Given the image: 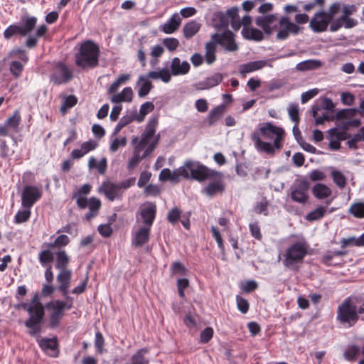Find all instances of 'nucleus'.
Listing matches in <instances>:
<instances>
[{
  "label": "nucleus",
  "instance_id": "nucleus-1",
  "mask_svg": "<svg viewBox=\"0 0 364 364\" xmlns=\"http://www.w3.org/2000/svg\"><path fill=\"white\" fill-rule=\"evenodd\" d=\"M159 124V117H151L147 122L144 131L142 132L140 139L134 137L132 144L134 145V153L136 155H142L145 150L156 140L157 144L160 139V134L155 135Z\"/></svg>",
  "mask_w": 364,
  "mask_h": 364
},
{
  "label": "nucleus",
  "instance_id": "nucleus-2",
  "mask_svg": "<svg viewBox=\"0 0 364 364\" xmlns=\"http://www.w3.org/2000/svg\"><path fill=\"white\" fill-rule=\"evenodd\" d=\"M100 48L93 41L87 40L80 46L75 54V64L82 68H94L98 65Z\"/></svg>",
  "mask_w": 364,
  "mask_h": 364
},
{
  "label": "nucleus",
  "instance_id": "nucleus-3",
  "mask_svg": "<svg viewBox=\"0 0 364 364\" xmlns=\"http://www.w3.org/2000/svg\"><path fill=\"white\" fill-rule=\"evenodd\" d=\"M308 247L309 245L305 241H298L291 244L284 254V266L289 269H297L307 255Z\"/></svg>",
  "mask_w": 364,
  "mask_h": 364
},
{
  "label": "nucleus",
  "instance_id": "nucleus-4",
  "mask_svg": "<svg viewBox=\"0 0 364 364\" xmlns=\"http://www.w3.org/2000/svg\"><path fill=\"white\" fill-rule=\"evenodd\" d=\"M187 176H183L186 179H193L198 181H203L212 178L215 175H220V172L209 169L205 166L196 161H186L182 166Z\"/></svg>",
  "mask_w": 364,
  "mask_h": 364
},
{
  "label": "nucleus",
  "instance_id": "nucleus-5",
  "mask_svg": "<svg viewBox=\"0 0 364 364\" xmlns=\"http://www.w3.org/2000/svg\"><path fill=\"white\" fill-rule=\"evenodd\" d=\"M336 318L341 323H348L349 326H353L357 322L359 318L357 306L350 297L346 298L338 306Z\"/></svg>",
  "mask_w": 364,
  "mask_h": 364
},
{
  "label": "nucleus",
  "instance_id": "nucleus-6",
  "mask_svg": "<svg viewBox=\"0 0 364 364\" xmlns=\"http://www.w3.org/2000/svg\"><path fill=\"white\" fill-rule=\"evenodd\" d=\"M23 24H11L4 31V37L9 40L15 35L28 36L36 27L37 18L34 16H26L22 18Z\"/></svg>",
  "mask_w": 364,
  "mask_h": 364
},
{
  "label": "nucleus",
  "instance_id": "nucleus-7",
  "mask_svg": "<svg viewBox=\"0 0 364 364\" xmlns=\"http://www.w3.org/2000/svg\"><path fill=\"white\" fill-rule=\"evenodd\" d=\"M73 70L65 64L58 62L53 68L50 75V81L55 85L65 84L73 78Z\"/></svg>",
  "mask_w": 364,
  "mask_h": 364
},
{
  "label": "nucleus",
  "instance_id": "nucleus-8",
  "mask_svg": "<svg viewBox=\"0 0 364 364\" xmlns=\"http://www.w3.org/2000/svg\"><path fill=\"white\" fill-rule=\"evenodd\" d=\"M64 306V301L58 299L46 304V308L50 311L49 314L50 328H55L58 327L65 315Z\"/></svg>",
  "mask_w": 364,
  "mask_h": 364
},
{
  "label": "nucleus",
  "instance_id": "nucleus-9",
  "mask_svg": "<svg viewBox=\"0 0 364 364\" xmlns=\"http://www.w3.org/2000/svg\"><path fill=\"white\" fill-rule=\"evenodd\" d=\"M309 183L306 180H296L291 186L289 195L294 202L304 204L309 199Z\"/></svg>",
  "mask_w": 364,
  "mask_h": 364
},
{
  "label": "nucleus",
  "instance_id": "nucleus-10",
  "mask_svg": "<svg viewBox=\"0 0 364 364\" xmlns=\"http://www.w3.org/2000/svg\"><path fill=\"white\" fill-rule=\"evenodd\" d=\"M261 135L268 139H272L274 136V144L277 149L281 148V141L282 140L284 134V131L282 128L276 127L270 122L264 124L262 127L259 128Z\"/></svg>",
  "mask_w": 364,
  "mask_h": 364
},
{
  "label": "nucleus",
  "instance_id": "nucleus-11",
  "mask_svg": "<svg viewBox=\"0 0 364 364\" xmlns=\"http://www.w3.org/2000/svg\"><path fill=\"white\" fill-rule=\"evenodd\" d=\"M42 191L34 186H26L21 193V205L24 208L31 207L41 198Z\"/></svg>",
  "mask_w": 364,
  "mask_h": 364
},
{
  "label": "nucleus",
  "instance_id": "nucleus-12",
  "mask_svg": "<svg viewBox=\"0 0 364 364\" xmlns=\"http://www.w3.org/2000/svg\"><path fill=\"white\" fill-rule=\"evenodd\" d=\"M279 23L280 28L277 33V38L280 41L286 40L290 34H298L301 29L297 24L291 22L287 16H282Z\"/></svg>",
  "mask_w": 364,
  "mask_h": 364
},
{
  "label": "nucleus",
  "instance_id": "nucleus-13",
  "mask_svg": "<svg viewBox=\"0 0 364 364\" xmlns=\"http://www.w3.org/2000/svg\"><path fill=\"white\" fill-rule=\"evenodd\" d=\"M333 21L326 14V11H320L316 13L312 17L309 26L314 32L320 33L326 31L328 24H331Z\"/></svg>",
  "mask_w": 364,
  "mask_h": 364
},
{
  "label": "nucleus",
  "instance_id": "nucleus-14",
  "mask_svg": "<svg viewBox=\"0 0 364 364\" xmlns=\"http://www.w3.org/2000/svg\"><path fill=\"white\" fill-rule=\"evenodd\" d=\"M213 181L210 182L202 191V192L209 197H213L218 193H222L225 191V186L223 182V174L220 172V175L213 176Z\"/></svg>",
  "mask_w": 364,
  "mask_h": 364
},
{
  "label": "nucleus",
  "instance_id": "nucleus-15",
  "mask_svg": "<svg viewBox=\"0 0 364 364\" xmlns=\"http://www.w3.org/2000/svg\"><path fill=\"white\" fill-rule=\"evenodd\" d=\"M277 14H267L257 16L255 18V23L262 28L264 33L270 35L277 28Z\"/></svg>",
  "mask_w": 364,
  "mask_h": 364
},
{
  "label": "nucleus",
  "instance_id": "nucleus-16",
  "mask_svg": "<svg viewBox=\"0 0 364 364\" xmlns=\"http://www.w3.org/2000/svg\"><path fill=\"white\" fill-rule=\"evenodd\" d=\"M99 193H104L107 198L113 201L122 197V192L118 183L107 181L102 183L98 190Z\"/></svg>",
  "mask_w": 364,
  "mask_h": 364
},
{
  "label": "nucleus",
  "instance_id": "nucleus-17",
  "mask_svg": "<svg viewBox=\"0 0 364 364\" xmlns=\"http://www.w3.org/2000/svg\"><path fill=\"white\" fill-rule=\"evenodd\" d=\"M72 271H60L57 275V281L59 283L58 290L66 298L69 299L68 289L71 283Z\"/></svg>",
  "mask_w": 364,
  "mask_h": 364
},
{
  "label": "nucleus",
  "instance_id": "nucleus-18",
  "mask_svg": "<svg viewBox=\"0 0 364 364\" xmlns=\"http://www.w3.org/2000/svg\"><path fill=\"white\" fill-rule=\"evenodd\" d=\"M44 316L29 314V318L25 321V326L29 328V334L33 336H38L41 331V324Z\"/></svg>",
  "mask_w": 364,
  "mask_h": 364
},
{
  "label": "nucleus",
  "instance_id": "nucleus-19",
  "mask_svg": "<svg viewBox=\"0 0 364 364\" xmlns=\"http://www.w3.org/2000/svg\"><path fill=\"white\" fill-rule=\"evenodd\" d=\"M156 206L154 203H148L141 208L140 214L144 226L151 227L156 217Z\"/></svg>",
  "mask_w": 364,
  "mask_h": 364
},
{
  "label": "nucleus",
  "instance_id": "nucleus-20",
  "mask_svg": "<svg viewBox=\"0 0 364 364\" xmlns=\"http://www.w3.org/2000/svg\"><path fill=\"white\" fill-rule=\"evenodd\" d=\"M190 64L187 61H181L178 57L173 58L170 65L171 74L174 76L183 75L190 70Z\"/></svg>",
  "mask_w": 364,
  "mask_h": 364
},
{
  "label": "nucleus",
  "instance_id": "nucleus-21",
  "mask_svg": "<svg viewBox=\"0 0 364 364\" xmlns=\"http://www.w3.org/2000/svg\"><path fill=\"white\" fill-rule=\"evenodd\" d=\"M187 176L182 166L175 169L173 172L169 168H164L159 174L161 181H170L171 182H178L181 177Z\"/></svg>",
  "mask_w": 364,
  "mask_h": 364
},
{
  "label": "nucleus",
  "instance_id": "nucleus-22",
  "mask_svg": "<svg viewBox=\"0 0 364 364\" xmlns=\"http://www.w3.org/2000/svg\"><path fill=\"white\" fill-rule=\"evenodd\" d=\"M151 228L149 226L139 227L134 234L132 240V245L135 247H141L146 244L149 239Z\"/></svg>",
  "mask_w": 364,
  "mask_h": 364
},
{
  "label": "nucleus",
  "instance_id": "nucleus-23",
  "mask_svg": "<svg viewBox=\"0 0 364 364\" xmlns=\"http://www.w3.org/2000/svg\"><path fill=\"white\" fill-rule=\"evenodd\" d=\"M251 139L254 142L255 148L259 151H263L269 154H274L275 149L274 144H272L269 142L262 141L257 132H253L251 134Z\"/></svg>",
  "mask_w": 364,
  "mask_h": 364
},
{
  "label": "nucleus",
  "instance_id": "nucleus-24",
  "mask_svg": "<svg viewBox=\"0 0 364 364\" xmlns=\"http://www.w3.org/2000/svg\"><path fill=\"white\" fill-rule=\"evenodd\" d=\"M358 21L350 17H339L334 20L330 26V31L335 32L344 26L346 28H352L356 26Z\"/></svg>",
  "mask_w": 364,
  "mask_h": 364
},
{
  "label": "nucleus",
  "instance_id": "nucleus-25",
  "mask_svg": "<svg viewBox=\"0 0 364 364\" xmlns=\"http://www.w3.org/2000/svg\"><path fill=\"white\" fill-rule=\"evenodd\" d=\"M181 23V18L178 14L176 13L160 26V30L166 34L173 33L179 28Z\"/></svg>",
  "mask_w": 364,
  "mask_h": 364
},
{
  "label": "nucleus",
  "instance_id": "nucleus-26",
  "mask_svg": "<svg viewBox=\"0 0 364 364\" xmlns=\"http://www.w3.org/2000/svg\"><path fill=\"white\" fill-rule=\"evenodd\" d=\"M267 65V62L264 60L249 62L240 65L239 73L242 75L260 70Z\"/></svg>",
  "mask_w": 364,
  "mask_h": 364
},
{
  "label": "nucleus",
  "instance_id": "nucleus-27",
  "mask_svg": "<svg viewBox=\"0 0 364 364\" xmlns=\"http://www.w3.org/2000/svg\"><path fill=\"white\" fill-rule=\"evenodd\" d=\"M220 43L225 47L227 51L234 52L238 49V46L235 41L234 34L230 31H225L223 33Z\"/></svg>",
  "mask_w": 364,
  "mask_h": 364
},
{
  "label": "nucleus",
  "instance_id": "nucleus-28",
  "mask_svg": "<svg viewBox=\"0 0 364 364\" xmlns=\"http://www.w3.org/2000/svg\"><path fill=\"white\" fill-rule=\"evenodd\" d=\"M136 87H139L138 96L139 97H144L150 92L153 88V85L145 75H140L136 82Z\"/></svg>",
  "mask_w": 364,
  "mask_h": 364
},
{
  "label": "nucleus",
  "instance_id": "nucleus-29",
  "mask_svg": "<svg viewBox=\"0 0 364 364\" xmlns=\"http://www.w3.org/2000/svg\"><path fill=\"white\" fill-rule=\"evenodd\" d=\"M41 348L51 356H57L58 342L55 338H43L39 341Z\"/></svg>",
  "mask_w": 364,
  "mask_h": 364
},
{
  "label": "nucleus",
  "instance_id": "nucleus-30",
  "mask_svg": "<svg viewBox=\"0 0 364 364\" xmlns=\"http://www.w3.org/2000/svg\"><path fill=\"white\" fill-rule=\"evenodd\" d=\"M48 32V27L46 25L40 26L33 36H29L25 42V46L28 48H33L37 46L38 38L43 37Z\"/></svg>",
  "mask_w": 364,
  "mask_h": 364
},
{
  "label": "nucleus",
  "instance_id": "nucleus-31",
  "mask_svg": "<svg viewBox=\"0 0 364 364\" xmlns=\"http://www.w3.org/2000/svg\"><path fill=\"white\" fill-rule=\"evenodd\" d=\"M133 98L132 87H124L121 92L114 95L111 98L113 103L131 102Z\"/></svg>",
  "mask_w": 364,
  "mask_h": 364
},
{
  "label": "nucleus",
  "instance_id": "nucleus-32",
  "mask_svg": "<svg viewBox=\"0 0 364 364\" xmlns=\"http://www.w3.org/2000/svg\"><path fill=\"white\" fill-rule=\"evenodd\" d=\"M28 314L41 315L44 316L45 311L43 304L40 301V298L38 294H35L29 304L28 309Z\"/></svg>",
  "mask_w": 364,
  "mask_h": 364
},
{
  "label": "nucleus",
  "instance_id": "nucleus-33",
  "mask_svg": "<svg viewBox=\"0 0 364 364\" xmlns=\"http://www.w3.org/2000/svg\"><path fill=\"white\" fill-rule=\"evenodd\" d=\"M157 146L156 140L148 148V149L145 150L142 155H136L133 154L132 157L129 161L127 168L129 170H132L144 158L149 156L151 154L155 148Z\"/></svg>",
  "mask_w": 364,
  "mask_h": 364
},
{
  "label": "nucleus",
  "instance_id": "nucleus-34",
  "mask_svg": "<svg viewBox=\"0 0 364 364\" xmlns=\"http://www.w3.org/2000/svg\"><path fill=\"white\" fill-rule=\"evenodd\" d=\"M312 193L317 199L322 200L329 197L332 194V191L325 184L316 183L312 188Z\"/></svg>",
  "mask_w": 364,
  "mask_h": 364
},
{
  "label": "nucleus",
  "instance_id": "nucleus-35",
  "mask_svg": "<svg viewBox=\"0 0 364 364\" xmlns=\"http://www.w3.org/2000/svg\"><path fill=\"white\" fill-rule=\"evenodd\" d=\"M241 33L242 36L247 40L261 41L264 38L263 33L257 28L243 27Z\"/></svg>",
  "mask_w": 364,
  "mask_h": 364
},
{
  "label": "nucleus",
  "instance_id": "nucleus-36",
  "mask_svg": "<svg viewBox=\"0 0 364 364\" xmlns=\"http://www.w3.org/2000/svg\"><path fill=\"white\" fill-rule=\"evenodd\" d=\"M55 268L60 271L70 270L68 266L70 262V257L65 250H60L56 252Z\"/></svg>",
  "mask_w": 364,
  "mask_h": 364
},
{
  "label": "nucleus",
  "instance_id": "nucleus-37",
  "mask_svg": "<svg viewBox=\"0 0 364 364\" xmlns=\"http://www.w3.org/2000/svg\"><path fill=\"white\" fill-rule=\"evenodd\" d=\"M154 107L153 102H146L141 105L139 113H136L132 116L135 119V121L141 122L144 120L146 115L154 109Z\"/></svg>",
  "mask_w": 364,
  "mask_h": 364
},
{
  "label": "nucleus",
  "instance_id": "nucleus-38",
  "mask_svg": "<svg viewBox=\"0 0 364 364\" xmlns=\"http://www.w3.org/2000/svg\"><path fill=\"white\" fill-rule=\"evenodd\" d=\"M358 112L360 115L364 114V100H362L360 103L359 108L357 109H344L338 111L336 113V117L338 119H348L355 114Z\"/></svg>",
  "mask_w": 364,
  "mask_h": 364
},
{
  "label": "nucleus",
  "instance_id": "nucleus-39",
  "mask_svg": "<svg viewBox=\"0 0 364 364\" xmlns=\"http://www.w3.org/2000/svg\"><path fill=\"white\" fill-rule=\"evenodd\" d=\"M225 112V106L224 105H220L213 108L208 115V125L213 126L222 117Z\"/></svg>",
  "mask_w": 364,
  "mask_h": 364
},
{
  "label": "nucleus",
  "instance_id": "nucleus-40",
  "mask_svg": "<svg viewBox=\"0 0 364 364\" xmlns=\"http://www.w3.org/2000/svg\"><path fill=\"white\" fill-rule=\"evenodd\" d=\"M322 63L318 60H307L298 63L296 69L299 71L315 70L320 68Z\"/></svg>",
  "mask_w": 364,
  "mask_h": 364
},
{
  "label": "nucleus",
  "instance_id": "nucleus-41",
  "mask_svg": "<svg viewBox=\"0 0 364 364\" xmlns=\"http://www.w3.org/2000/svg\"><path fill=\"white\" fill-rule=\"evenodd\" d=\"M101 206V202L99 199L92 197L89 200L88 208L89 212L85 215V219L87 220H91L97 214L98 210Z\"/></svg>",
  "mask_w": 364,
  "mask_h": 364
},
{
  "label": "nucleus",
  "instance_id": "nucleus-42",
  "mask_svg": "<svg viewBox=\"0 0 364 364\" xmlns=\"http://www.w3.org/2000/svg\"><path fill=\"white\" fill-rule=\"evenodd\" d=\"M200 28V24L196 21H191L183 26V35L186 38H191L195 36Z\"/></svg>",
  "mask_w": 364,
  "mask_h": 364
},
{
  "label": "nucleus",
  "instance_id": "nucleus-43",
  "mask_svg": "<svg viewBox=\"0 0 364 364\" xmlns=\"http://www.w3.org/2000/svg\"><path fill=\"white\" fill-rule=\"evenodd\" d=\"M238 11V8L232 7L227 10L225 14H221V25L227 26L230 21L239 18Z\"/></svg>",
  "mask_w": 364,
  "mask_h": 364
},
{
  "label": "nucleus",
  "instance_id": "nucleus-44",
  "mask_svg": "<svg viewBox=\"0 0 364 364\" xmlns=\"http://www.w3.org/2000/svg\"><path fill=\"white\" fill-rule=\"evenodd\" d=\"M21 114L20 112L18 110H16L13 115L9 117L5 124L6 126H8L11 129L14 130V132H18V126L21 122Z\"/></svg>",
  "mask_w": 364,
  "mask_h": 364
},
{
  "label": "nucleus",
  "instance_id": "nucleus-45",
  "mask_svg": "<svg viewBox=\"0 0 364 364\" xmlns=\"http://www.w3.org/2000/svg\"><path fill=\"white\" fill-rule=\"evenodd\" d=\"M326 211V207L319 206L308 213L305 218L309 222L318 220L322 218Z\"/></svg>",
  "mask_w": 364,
  "mask_h": 364
},
{
  "label": "nucleus",
  "instance_id": "nucleus-46",
  "mask_svg": "<svg viewBox=\"0 0 364 364\" xmlns=\"http://www.w3.org/2000/svg\"><path fill=\"white\" fill-rule=\"evenodd\" d=\"M38 260L43 267H48L53 260V254L49 250H42L38 255Z\"/></svg>",
  "mask_w": 364,
  "mask_h": 364
},
{
  "label": "nucleus",
  "instance_id": "nucleus-47",
  "mask_svg": "<svg viewBox=\"0 0 364 364\" xmlns=\"http://www.w3.org/2000/svg\"><path fill=\"white\" fill-rule=\"evenodd\" d=\"M215 46L212 43L205 45V61L208 64H212L215 60Z\"/></svg>",
  "mask_w": 364,
  "mask_h": 364
},
{
  "label": "nucleus",
  "instance_id": "nucleus-48",
  "mask_svg": "<svg viewBox=\"0 0 364 364\" xmlns=\"http://www.w3.org/2000/svg\"><path fill=\"white\" fill-rule=\"evenodd\" d=\"M331 176L333 178V182L340 188H343L345 187L346 184V178L341 171L336 170L332 171Z\"/></svg>",
  "mask_w": 364,
  "mask_h": 364
},
{
  "label": "nucleus",
  "instance_id": "nucleus-49",
  "mask_svg": "<svg viewBox=\"0 0 364 364\" xmlns=\"http://www.w3.org/2000/svg\"><path fill=\"white\" fill-rule=\"evenodd\" d=\"M135 121V119L132 115H124L123 116L116 125L114 134H117L124 127L130 124L132 122Z\"/></svg>",
  "mask_w": 364,
  "mask_h": 364
},
{
  "label": "nucleus",
  "instance_id": "nucleus-50",
  "mask_svg": "<svg viewBox=\"0 0 364 364\" xmlns=\"http://www.w3.org/2000/svg\"><path fill=\"white\" fill-rule=\"evenodd\" d=\"M70 242L69 237L65 235H59L53 242L49 243L48 247L50 248H58L66 246Z\"/></svg>",
  "mask_w": 364,
  "mask_h": 364
},
{
  "label": "nucleus",
  "instance_id": "nucleus-51",
  "mask_svg": "<svg viewBox=\"0 0 364 364\" xmlns=\"http://www.w3.org/2000/svg\"><path fill=\"white\" fill-rule=\"evenodd\" d=\"M349 212L351 214H353L355 218H364V203H353L350 206Z\"/></svg>",
  "mask_w": 364,
  "mask_h": 364
},
{
  "label": "nucleus",
  "instance_id": "nucleus-52",
  "mask_svg": "<svg viewBox=\"0 0 364 364\" xmlns=\"http://www.w3.org/2000/svg\"><path fill=\"white\" fill-rule=\"evenodd\" d=\"M31 216V208L18 210L14 217V222L17 224L26 222Z\"/></svg>",
  "mask_w": 364,
  "mask_h": 364
},
{
  "label": "nucleus",
  "instance_id": "nucleus-53",
  "mask_svg": "<svg viewBox=\"0 0 364 364\" xmlns=\"http://www.w3.org/2000/svg\"><path fill=\"white\" fill-rule=\"evenodd\" d=\"M360 353V348L355 346H349L344 352V357L348 360H354Z\"/></svg>",
  "mask_w": 364,
  "mask_h": 364
},
{
  "label": "nucleus",
  "instance_id": "nucleus-54",
  "mask_svg": "<svg viewBox=\"0 0 364 364\" xmlns=\"http://www.w3.org/2000/svg\"><path fill=\"white\" fill-rule=\"evenodd\" d=\"M290 119L295 123H299V105L296 103H291L287 109Z\"/></svg>",
  "mask_w": 364,
  "mask_h": 364
},
{
  "label": "nucleus",
  "instance_id": "nucleus-55",
  "mask_svg": "<svg viewBox=\"0 0 364 364\" xmlns=\"http://www.w3.org/2000/svg\"><path fill=\"white\" fill-rule=\"evenodd\" d=\"M170 270L171 272V274L173 275H180L183 276L186 274V269L184 267V265L178 261L174 262L171 267Z\"/></svg>",
  "mask_w": 364,
  "mask_h": 364
},
{
  "label": "nucleus",
  "instance_id": "nucleus-56",
  "mask_svg": "<svg viewBox=\"0 0 364 364\" xmlns=\"http://www.w3.org/2000/svg\"><path fill=\"white\" fill-rule=\"evenodd\" d=\"M163 44L171 52L177 49L179 46V41L176 38H166L163 40Z\"/></svg>",
  "mask_w": 364,
  "mask_h": 364
},
{
  "label": "nucleus",
  "instance_id": "nucleus-57",
  "mask_svg": "<svg viewBox=\"0 0 364 364\" xmlns=\"http://www.w3.org/2000/svg\"><path fill=\"white\" fill-rule=\"evenodd\" d=\"M77 100L74 95H69L64 100L63 104L60 107L62 112H65L67 109L73 107L77 104Z\"/></svg>",
  "mask_w": 364,
  "mask_h": 364
},
{
  "label": "nucleus",
  "instance_id": "nucleus-58",
  "mask_svg": "<svg viewBox=\"0 0 364 364\" xmlns=\"http://www.w3.org/2000/svg\"><path fill=\"white\" fill-rule=\"evenodd\" d=\"M181 215V211L178 208H172L168 213L167 220L171 224L176 223Z\"/></svg>",
  "mask_w": 364,
  "mask_h": 364
},
{
  "label": "nucleus",
  "instance_id": "nucleus-59",
  "mask_svg": "<svg viewBox=\"0 0 364 364\" xmlns=\"http://www.w3.org/2000/svg\"><path fill=\"white\" fill-rule=\"evenodd\" d=\"M10 72L15 77H18L23 70V65L18 61H12L10 64Z\"/></svg>",
  "mask_w": 364,
  "mask_h": 364
},
{
  "label": "nucleus",
  "instance_id": "nucleus-60",
  "mask_svg": "<svg viewBox=\"0 0 364 364\" xmlns=\"http://www.w3.org/2000/svg\"><path fill=\"white\" fill-rule=\"evenodd\" d=\"M237 307L242 314H246L249 310L248 301L240 296L236 297Z\"/></svg>",
  "mask_w": 364,
  "mask_h": 364
},
{
  "label": "nucleus",
  "instance_id": "nucleus-61",
  "mask_svg": "<svg viewBox=\"0 0 364 364\" xmlns=\"http://www.w3.org/2000/svg\"><path fill=\"white\" fill-rule=\"evenodd\" d=\"M127 144V138H115L110 144L109 150L111 152H116L121 146H125Z\"/></svg>",
  "mask_w": 364,
  "mask_h": 364
},
{
  "label": "nucleus",
  "instance_id": "nucleus-62",
  "mask_svg": "<svg viewBox=\"0 0 364 364\" xmlns=\"http://www.w3.org/2000/svg\"><path fill=\"white\" fill-rule=\"evenodd\" d=\"M318 93L317 88H314L308 90L307 92H303L301 96V102L302 104L306 103L311 99L314 97Z\"/></svg>",
  "mask_w": 364,
  "mask_h": 364
},
{
  "label": "nucleus",
  "instance_id": "nucleus-63",
  "mask_svg": "<svg viewBox=\"0 0 364 364\" xmlns=\"http://www.w3.org/2000/svg\"><path fill=\"white\" fill-rule=\"evenodd\" d=\"M205 80H207L208 85L212 88L220 83L223 80V75L220 73H215Z\"/></svg>",
  "mask_w": 364,
  "mask_h": 364
},
{
  "label": "nucleus",
  "instance_id": "nucleus-64",
  "mask_svg": "<svg viewBox=\"0 0 364 364\" xmlns=\"http://www.w3.org/2000/svg\"><path fill=\"white\" fill-rule=\"evenodd\" d=\"M341 9V4L339 2L333 3L328 11H326V14L332 20H333L334 16L338 13Z\"/></svg>",
  "mask_w": 364,
  "mask_h": 364
}]
</instances>
